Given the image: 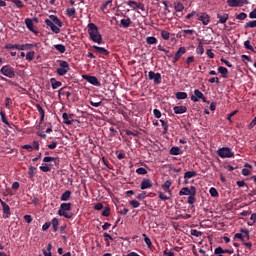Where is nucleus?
<instances>
[{
	"label": "nucleus",
	"mask_w": 256,
	"mask_h": 256,
	"mask_svg": "<svg viewBox=\"0 0 256 256\" xmlns=\"http://www.w3.org/2000/svg\"><path fill=\"white\" fill-rule=\"evenodd\" d=\"M174 9H175V11H177V13H181V11H183V9H185V6L181 2H177L174 4Z\"/></svg>",
	"instance_id": "32"
},
{
	"label": "nucleus",
	"mask_w": 256,
	"mask_h": 256,
	"mask_svg": "<svg viewBox=\"0 0 256 256\" xmlns=\"http://www.w3.org/2000/svg\"><path fill=\"white\" fill-rule=\"evenodd\" d=\"M198 21H201L203 25H207L211 21L209 14L202 12L197 14Z\"/></svg>",
	"instance_id": "9"
},
{
	"label": "nucleus",
	"mask_w": 256,
	"mask_h": 256,
	"mask_svg": "<svg viewBox=\"0 0 256 256\" xmlns=\"http://www.w3.org/2000/svg\"><path fill=\"white\" fill-rule=\"evenodd\" d=\"M92 49H94L95 53H98V55H109V50L105 49L104 47H99L97 45H93Z\"/></svg>",
	"instance_id": "16"
},
{
	"label": "nucleus",
	"mask_w": 256,
	"mask_h": 256,
	"mask_svg": "<svg viewBox=\"0 0 256 256\" xmlns=\"http://www.w3.org/2000/svg\"><path fill=\"white\" fill-rule=\"evenodd\" d=\"M40 171H42L43 173H49V171H51V166H49V164H46L45 166H40Z\"/></svg>",
	"instance_id": "55"
},
{
	"label": "nucleus",
	"mask_w": 256,
	"mask_h": 256,
	"mask_svg": "<svg viewBox=\"0 0 256 256\" xmlns=\"http://www.w3.org/2000/svg\"><path fill=\"white\" fill-rule=\"evenodd\" d=\"M45 24L47 27H50L53 33L59 34L61 33V28L63 27V22L55 15H50L49 19L45 20Z\"/></svg>",
	"instance_id": "2"
},
{
	"label": "nucleus",
	"mask_w": 256,
	"mask_h": 256,
	"mask_svg": "<svg viewBox=\"0 0 256 256\" xmlns=\"http://www.w3.org/2000/svg\"><path fill=\"white\" fill-rule=\"evenodd\" d=\"M77 11L75 10V8H69L67 9V15L68 17H75Z\"/></svg>",
	"instance_id": "52"
},
{
	"label": "nucleus",
	"mask_w": 256,
	"mask_h": 256,
	"mask_svg": "<svg viewBox=\"0 0 256 256\" xmlns=\"http://www.w3.org/2000/svg\"><path fill=\"white\" fill-rule=\"evenodd\" d=\"M173 111L175 115H183V113H187V107L186 106H175L173 108Z\"/></svg>",
	"instance_id": "18"
},
{
	"label": "nucleus",
	"mask_w": 256,
	"mask_h": 256,
	"mask_svg": "<svg viewBox=\"0 0 256 256\" xmlns=\"http://www.w3.org/2000/svg\"><path fill=\"white\" fill-rule=\"evenodd\" d=\"M51 161H54L55 165H57V163H59V159H57L55 157L46 156L43 158L44 163H51Z\"/></svg>",
	"instance_id": "30"
},
{
	"label": "nucleus",
	"mask_w": 256,
	"mask_h": 256,
	"mask_svg": "<svg viewBox=\"0 0 256 256\" xmlns=\"http://www.w3.org/2000/svg\"><path fill=\"white\" fill-rule=\"evenodd\" d=\"M50 83L52 85V89H59V87H61V85H63V83L61 81H57V79H55V78H51Z\"/></svg>",
	"instance_id": "25"
},
{
	"label": "nucleus",
	"mask_w": 256,
	"mask_h": 256,
	"mask_svg": "<svg viewBox=\"0 0 256 256\" xmlns=\"http://www.w3.org/2000/svg\"><path fill=\"white\" fill-rule=\"evenodd\" d=\"M25 25H26L27 29H29L31 31V33H37V31L35 29V24H33V19L26 18Z\"/></svg>",
	"instance_id": "17"
},
{
	"label": "nucleus",
	"mask_w": 256,
	"mask_h": 256,
	"mask_svg": "<svg viewBox=\"0 0 256 256\" xmlns=\"http://www.w3.org/2000/svg\"><path fill=\"white\" fill-rule=\"evenodd\" d=\"M54 49H56V51H58V53H65V51H67V48H65V45L63 44H56L54 45Z\"/></svg>",
	"instance_id": "29"
},
{
	"label": "nucleus",
	"mask_w": 256,
	"mask_h": 256,
	"mask_svg": "<svg viewBox=\"0 0 256 256\" xmlns=\"http://www.w3.org/2000/svg\"><path fill=\"white\" fill-rule=\"evenodd\" d=\"M0 117L2 119V123H4L5 125H7L8 127H11V124L9 123V121L7 120V116L5 115V112H0Z\"/></svg>",
	"instance_id": "37"
},
{
	"label": "nucleus",
	"mask_w": 256,
	"mask_h": 256,
	"mask_svg": "<svg viewBox=\"0 0 256 256\" xmlns=\"http://www.w3.org/2000/svg\"><path fill=\"white\" fill-rule=\"evenodd\" d=\"M71 207H73V204H71V203L60 204V208L58 210V215L60 217H65V219H73V212H70Z\"/></svg>",
	"instance_id": "3"
},
{
	"label": "nucleus",
	"mask_w": 256,
	"mask_h": 256,
	"mask_svg": "<svg viewBox=\"0 0 256 256\" xmlns=\"http://www.w3.org/2000/svg\"><path fill=\"white\" fill-rule=\"evenodd\" d=\"M173 184V182L171 180H167L163 185H162V189L164 191H169V189L171 188V185Z\"/></svg>",
	"instance_id": "39"
},
{
	"label": "nucleus",
	"mask_w": 256,
	"mask_h": 256,
	"mask_svg": "<svg viewBox=\"0 0 256 256\" xmlns=\"http://www.w3.org/2000/svg\"><path fill=\"white\" fill-rule=\"evenodd\" d=\"M164 255H167V256H175V252L166 249V250H164Z\"/></svg>",
	"instance_id": "63"
},
{
	"label": "nucleus",
	"mask_w": 256,
	"mask_h": 256,
	"mask_svg": "<svg viewBox=\"0 0 256 256\" xmlns=\"http://www.w3.org/2000/svg\"><path fill=\"white\" fill-rule=\"evenodd\" d=\"M236 19L239 21H245V19H247V14L245 12H241L240 14L236 15Z\"/></svg>",
	"instance_id": "48"
},
{
	"label": "nucleus",
	"mask_w": 256,
	"mask_h": 256,
	"mask_svg": "<svg viewBox=\"0 0 256 256\" xmlns=\"http://www.w3.org/2000/svg\"><path fill=\"white\" fill-rule=\"evenodd\" d=\"M175 95H176V99L178 100L187 99L188 97L187 92H177Z\"/></svg>",
	"instance_id": "36"
},
{
	"label": "nucleus",
	"mask_w": 256,
	"mask_h": 256,
	"mask_svg": "<svg viewBox=\"0 0 256 256\" xmlns=\"http://www.w3.org/2000/svg\"><path fill=\"white\" fill-rule=\"evenodd\" d=\"M64 88H61L59 90V95H65L67 97V99H69V97H71V92H67L63 90Z\"/></svg>",
	"instance_id": "59"
},
{
	"label": "nucleus",
	"mask_w": 256,
	"mask_h": 256,
	"mask_svg": "<svg viewBox=\"0 0 256 256\" xmlns=\"http://www.w3.org/2000/svg\"><path fill=\"white\" fill-rule=\"evenodd\" d=\"M217 154L221 157V159H231V157H235V152L229 147H222L217 150Z\"/></svg>",
	"instance_id": "5"
},
{
	"label": "nucleus",
	"mask_w": 256,
	"mask_h": 256,
	"mask_svg": "<svg viewBox=\"0 0 256 256\" xmlns=\"http://www.w3.org/2000/svg\"><path fill=\"white\" fill-rule=\"evenodd\" d=\"M125 133H126V135H128V136H131V135H132V137H137V136L139 135V131H137V130H134V131L126 130Z\"/></svg>",
	"instance_id": "49"
},
{
	"label": "nucleus",
	"mask_w": 256,
	"mask_h": 256,
	"mask_svg": "<svg viewBox=\"0 0 256 256\" xmlns=\"http://www.w3.org/2000/svg\"><path fill=\"white\" fill-rule=\"evenodd\" d=\"M148 79L150 81H154V85H161V81H162L161 73H155L153 71H149Z\"/></svg>",
	"instance_id": "7"
},
{
	"label": "nucleus",
	"mask_w": 256,
	"mask_h": 256,
	"mask_svg": "<svg viewBox=\"0 0 256 256\" xmlns=\"http://www.w3.org/2000/svg\"><path fill=\"white\" fill-rule=\"evenodd\" d=\"M142 237H144V243H146L147 247L151 249V246L153 245V243L151 242V238H148L147 234H142Z\"/></svg>",
	"instance_id": "40"
},
{
	"label": "nucleus",
	"mask_w": 256,
	"mask_h": 256,
	"mask_svg": "<svg viewBox=\"0 0 256 256\" xmlns=\"http://www.w3.org/2000/svg\"><path fill=\"white\" fill-rule=\"evenodd\" d=\"M146 43L148 45H157V38L154 36H149L146 38Z\"/></svg>",
	"instance_id": "33"
},
{
	"label": "nucleus",
	"mask_w": 256,
	"mask_h": 256,
	"mask_svg": "<svg viewBox=\"0 0 256 256\" xmlns=\"http://www.w3.org/2000/svg\"><path fill=\"white\" fill-rule=\"evenodd\" d=\"M161 37L165 41H169V37H171V34L168 31H166V30H162L161 31Z\"/></svg>",
	"instance_id": "43"
},
{
	"label": "nucleus",
	"mask_w": 256,
	"mask_h": 256,
	"mask_svg": "<svg viewBox=\"0 0 256 256\" xmlns=\"http://www.w3.org/2000/svg\"><path fill=\"white\" fill-rule=\"evenodd\" d=\"M0 205L2 206V210L5 215H11V207H9V205L5 203V201L0 200Z\"/></svg>",
	"instance_id": "21"
},
{
	"label": "nucleus",
	"mask_w": 256,
	"mask_h": 256,
	"mask_svg": "<svg viewBox=\"0 0 256 256\" xmlns=\"http://www.w3.org/2000/svg\"><path fill=\"white\" fill-rule=\"evenodd\" d=\"M83 79L95 87H101V82L95 76L83 75Z\"/></svg>",
	"instance_id": "8"
},
{
	"label": "nucleus",
	"mask_w": 256,
	"mask_h": 256,
	"mask_svg": "<svg viewBox=\"0 0 256 256\" xmlns=\"http://www.w3.org/2000/svg\"><path fill=\"white\" fill-rule=\"evenodd\" d=\"M245 29H254L256 27V20L250 21L244 25Z\"/></svg>",
	"instance_id": "45"
},
{
	"label": "nucleus",
	"mask_w": 256,
	"mask_h": 256,
	"mask_svg": "<svg viewBox=\"0 0 256 256\" xmlns=\"http://www.w3.org/2000/svg\"><path fill=\"white\" fill-rule=\"evenodd\" d=\"M245 49H248V51H254L253 46H251V42L249 40H246L244 42Z\"/></svg>",
	"instance_id": "57"
},
{
	"label": "nucleus",
	"mask_w": 256,
	"mask_h": 256,
	"mask_svg": "<svg viewBox=\"0 0 256 256\" xmlns=\"http://www.w3.org/2000/svg\"><path fill=\"white\" fill-rule=\"evenodd\" d=\"M36 109L40 114V123H43V121H45V110L43 109L41 104H36Z\"/></svg>",
	"instance_id": "20"
},
{
	"label": "nucleus",
	"mask_w": 256,
	"mask_h": 256,
	"mask_svg": "<svg viewBox=\"0 0 256 256\" xmlns=\"http://www.w3.org/2000/svg\"><path fill=\"white\" fill-rule=\"evenodd\" d=\"M214 253L215 255H223L224 249H222L221 246H219L214 250Z\"/></svg>",
	"instance_id": "61"
},
{
	"label": "nucleus",
	"mask_w": 256,
	"mask_h": 256,
	"mask_svg": "<svg viewBox=\"0 0 256 256\" xmlns=\"http://www.w3.org/2000/svg\"><path fill=\"white\" fill-rule=\"evenodd\" d=\"M87 27L90 41H93V43L101 45L103 43V36L99 32V27H97L95 23H89Z\"/></svg>",
	"instance_id": "1"
},
{
	"label": "nucleus",
	"mask_w": 256,
	"mask_h": 256,
	"mask_svg": "<svg viewBox=\"0 0 256 256\" xmlns=\"http://www.w3.org/2000/svg\"><path fill=\"white\" fill-rule=\"evenodd\" d=\"M249 17L250 19H256V8L249 13Z\"/></svg>",
	"instance_id": "64"
},
{
	"label": "nucleus",
	"mask_w": 256,
	"mask_h": 256,
	"mask_svg": "<svg viewBox=\"0 0 256 256\" xmlns=\"http://www.w3.org/2000/svg\"><path fill=\"white\" fill-rule=\"evenodd\" d=\"M158 197L161 201H169L171 197H167L163 192H158Z\"/></svg>",
	"instance_id": "51"
},
{
	"label": "nucleus",
	"mask_w": 256,
	"mask_h": 256,
	"mask_svg": "<svg viewBox=\"0 0 256 256\" xmlns=\"http://www.w3.org/2000/svg\"><path fill=\"white\" fill-rule=\"evenodd\" d=\"M35 59V51H30L26 54L27 61H33Z\"/></svg>",
	"instance_id": "44"
},
{
	"label": "nucleus",
	"mask_w": 256,
	"mask_h": 256,
	"mask_svg": "<svg viewBox=\"0 0 256 256\" xmlns=\"http://www.w3.org/2000/svg\"><path fill=\"white\" fill-rule=\"evenodd\" d=\"M211 197H219V192L215 187H211L209 190Z\"/></svg>",
	"instance_id": "46"
},
{
	"label": "nucleus",
	"mask_w": 256,
	"mask_h": 256,
	"mask_svg": "<svg viewBox=\"0 0 256 256\" xmlns=\"http://www.w3.org/2000/svg\"><path fill=\"white\" fill-rule=\"evenodd\" d=\"M184 37L186 35H195V30H182Z\"/></svg>",
	"instance_id": "62"
},
{
	"label": "nucleus",
	"mask_w": 256,
	"mask_h": 256,
	"mask_svg": "<svg viewBox=\"0 0 256 256\" xmlns=\"http://www.w3.org/2000/svg\"><path fill=\"white\" fill-rule=\"evenodd\" d=\"M130 205H132L134 209H137V207H140L141 203H139L137 200H131Z\"/></svg>",
	"instance_id": "60"
},
{
	"label": "nucleus",
	"mask_w": 256,
	"mask_h": 256,
	"mask_svg": "<svg viewBox=\"0 0 256 256\" xmlns=\"http://www.w3.org/2000/svg\"><path fill=\"white\" fill-rule=\"evenodd\" d=\"M192 177H197L196 171H187L184 173V179H192Z\"/></svg>",
	"instance_id": "31"
},
{
	"label": "nucleus",
	"mask_w": 256,
	"mask_h": 256,
	"mask_svg": "<svg viewBox=\"0 0 256 256\" xmlns=\"http://www.w3.org/2000/svg\"><path fill=\"white\" fill-rule=\"evenodd\" d=\"M131 23H133V21H131V18L127 17V19H122L120 21V27L127 29V28L131 27Z\"/></svg>",
	"instance_id": "22"
},
{
	"label": "nucleus",
	"mask_w": 256,
	"mask_h": 256,
	"mask_svg": "<svg viewBox=\"0 0 256 256\" xmlns=\"http://www.w3.org/2000/svg\"><path fill=\"white\" fill-rule=\"evenodd\" d=\"M217 19H219L218 23H222V24H225L227 23L228 19H229V14L227 13H218L217 14Z\"/></svg>",
	"instance_id": "19"
},
{
	"label": "nucleus",
	"mask_w": 256,
	"mask_h": 256,
	"mask_svg": "<svg viewBox=\"0 0 256 256\" xmlns=\"http://www.w3.org/2000/svg\"><path fill=\"white\" fill-rule=\"evenodd\" d=\"M218 73L221 74L223 79H227V77L229 75V70L226 67L220 66V67H218Z\"/></svg>",
	"instance_id": "23"
},
{
	"label": "nucleus",
	"mask_w": 256,
	"mask_h": 256,
	"mask_svg": "<svg viewBox=\"0 0 256 256\" xmlns=\"http://www.w3.org/2000/svg\"><path fill=\"white\" fill-rule=\"evenodd\" d=\"M128 5L131 7V9H133V11H136V9H139V3H137L136 1H129Z\"/></svg>",
	"instance_id": "42"
},
{
	"label": "nucleus",
	"mask_w": 256,
	"mask_h": 256,
	"mask_svg": "<svg viewBox=\"0 0 256 256\" xmlns=\"http://www.w3.org/2000/svg\"><path fill=\"white\" fill-rule=\"evenodd\" d=\"M11 2L14 3L18 9H23V7H25V4L21 0H11Z\"/></svg>",
	"instance_id": "41"
},
{
	"label": "nucleus",
	"mask_w": 256,
	"mask_h": 256,
	"mask_svg": "<svg viewBox=\"0 0 256 256\" xmlns=\"http://www.w3.org/2000/svg\"><path fill=\"white\" fill-rule=\"evenodd\" d=\"M153 187V182L150 179L144 178L140 184V189L145 191V189H151Z\"/></svg>",
	"instance_id": "13"
},
{
	"label": "nucleus",
	"mask_w": 256,
	"mask_h": 256,
	"mask_svg": "<svg viewBox=\"0 0 256 256\" xmlns=\"http://www.w3.org/2000/svg\"><path fill=\"white\" fill-rule=\"evenodd\" d=\"M169 153L171 155H183V151L181 150V148L177 147V146H173L170 150Z\"/></svg>",
	"instance_id": "24"
},
{
	"label": "nucleus",
	"mask_w": 256,
	"mask_h": 256,
	"mask_svg": "<svg viewBox=\"0 0 256 256\" xmlns=\"http://www.w3.org/2000/svg\"><path fill=\"white\" fill-rule=\"evenodd\" d=\"M35 171H37V168H35L33 166H29L28 175H29L30 179H33V177H35Z\"/></svg>",
	"instance_id": "38"
},
{
	"label": "nucleus",
	"mask_w": 256,
	"mask_h": 256,
	"mask_svg": "<svg viewBox=\"0 0 256 256\" xmlns=\"http://www.w3.org/2000/svg\"><path fill=\"white\" fill-rule=\"evenodd\" d=\"M50 223H51V225L53 227L54 233H57V231L59 229V219L58 218H53Z\"/></svg>",
	"instance_id": "27"
},
{
	"label": "nucleus",
	"mask_w": 256,
	"mask_h": 256,
	"mask_svg": "<svg viewBox=\"0 0 256 256\" xmlns=\"http://www.w3.org/2000/svg\"><path fill=\"white\" fill-rule=\"evenodd\" d=\"M195 195H197V191H196V192H193V193L190 194V196L188 197L187 203H188L189 205H194V204H195V201H196Z\"/></svg>",
	"instance_id": "34"
},
{
	"label": "nucleus",
	"mask_w": 256,
	"mask_h": 256,
	"mask_svg": "<svg viewBox=\"0 0 256 256\" xmlns=\"http://www.w3.org/2000/svg\"><path fill=\"white\" fill-rule=\"evenodd\" d=\"M90 105H92V107H101V105H103V101H95L93 99H90Z\"/></svg>",
	"instance_id": "47"
},
{
	"label": "nucleus",
	"mask_w": 256,
	"mask_h": 256,
	"mask_svg": "<svg viewBox=\"0 0 256 256\" xmlns=\"http://www.w3.org/2000/svg\"><path fill=\"white\" fill-rule=\"evenodd\" d=\"M32 47H36V45L35 44H15V49H17V51H27Z\"/></svg>",
	"instance_id": "15"
},
{
	"label": "nucleus",
	"mask_w": 256,
	"mask_h": 256,
	"mask_svg": "<svg viewBox=\"0 0 256 256\" xmlns=\"http://www.w3.org/2000/svg\"><path fill=\"white\" fill-rule=\"evenodd\" d=\"M245 3H247V0H227L229 7H242Z\"/></svg>",
	"instance_id": "12"
},
{
	"label": "nucleus",
	"mask_w": 256,
	"mask_h": 256,
	"mask_svg": "<svg viewBox=\"0 0 256 256\" xmlns=\"http://www.w3.org/2000/svg\"><path fill=\"white\" fill-rule=\"evenodd\" d=\"M196 53L198 55H203V53H205V48H203V43L199 42L197 48H196Z\"/></svg>",
	"instance_id": "35"
},
{
	"label": "nucleus",
	"mask_w": 256,
	"mask_h": 256,
	"mask_svg": "<svg viewBox=\"0 0 256 256\" xmlns=\"http://www.w3.org/2000/svg\"><path fill=\"white\" fill-rule=\"evenodd\" d=\"M13 105V100L11 98L5 99V107L6 109H11V106Z\"/></svg>",
	"instance_id": "54"
},
{
	"label": "nucleus",
	"mask_w": 256,
	"mask_h": 256,
	"mask_svg": "<svg viewBox=\"0 0 256 256\" xmlns=\"http://www.w3.org/2000/svg\"><path fill=\"white\" fill-rule=\"evenodd\" d=\"M59 68L56 69L57 75L59 77H63L64 75H67L69 71H71V67H69V63L65 60H59Z\"/></svg>",
	"instance_id": "4"
},
{
	"label": "nucleus",
	"mask_w": 256,
	"mask_h": 256,
	"mask_svg": "<svg viewBox=\"0 0 256 256\" xmlns=\"http://www.w3.org/2000/svg\"><path fill=\"white\" fill-rule=\"evenodd\" d=\"M109 215H111V208L110 207L104 208V210L102 211V217H109Z\"/></svg>",
	"instance_id": "50"
},
{
	"label": "nucleus",
	"mask_w": 256,
	"mask_h": 256,
	"mask_svg": "<svg viewBox=\"0 0 256 256\" xmlns=\"http://www.w3.org/2000/svg\"><path fill=\"white\" fill-rule=\"evenodd\" d=\"M191 63H195V56H189L186 61H185V65H187V67H189V65H191Z\"/></svg>",
	"instance_id": "53"
},
{
	"label": "nucleus",
	"mask_w": 256,
	"mask_h": 256,
	"mask_svg": "<svg viewBox=\"0 0 256 256\" xmlns=\"http://www.w3.org/2000/svg\"><path fill=\"white\" fill-rule=\"evenodd\" d=\"M61 201H69L71 199V191L66 190L60 197Z\"/></svg>",
	"instance_id": "28"
},
{
	"label": "nucleus",
	"mask_w": 256,
	"mask_h": 256,
	"mask_svg": "<svg viewBox=\"0 0 256 256\" xmlns=\"http://www.w3.org/2000/svg\"><path fill=\"white\" fill-rule=\"evenodd\" d=\"M1 75H4V77H8V79H14L15 77V68H13L11 65H4L0 69Z\"/></svg>",
	"instance_id": "6"
},
{
	"label": "nucleus",
	"mask_w": 256,
	"mask_h": 256,
	"mask_svg": "<svg viewBox=\"0 0 256 256\" xmlns=\"http://www.w3.org/2000/svg\"><path fill=\"white\" fill-rule=\"evenodd\" d=\"M136 173L138 175H147V169L140 167V168L136 169Z\"/></svg>",
	"instance_id": "56"
},
{
	"label": "nucleus",
	"mask_w": 256,
	"mask_h": 256,
	"mask_svg": "<svg viewBox=\"0 0 256 256\" xmlns=\"http://www.w3.org/2000/svg\"><path fill=\"white\" fill-rule=\"evenodd\" d=\"M197 191V188L195 186H191L190 188L184 187L179 191L180 197L183 195H193Z\"/></svg>",
	"instance_id": "10"
},
{
	"label": "nucleus",
	"mask_w": 256,
	"mask_h": 256,
	"mask_svg": "<svg viewBox=\"0 0 256 256\" xmlns=\"http://www.w3.org/2000/svg\"><path fill=\"white\" fill-rule=\"evenodd\" d=\"M203 95V92H201L199 89H195L194 95L191 96V101L198 103L199 99H203Z\"/></svg>",
	"instance_id": "14"
},
{
	"label": "nucleus",
	"mask_w": 256,
	"mask_h": 256,
	"mask_svg": "<svg viewBox=\"0 0 256 256\" xmlns=\"http://www.w3.org/2000/svg\"><path fill=\"white\" fill-rule=\"evenodd\" d=\"M160 123L164 129V133H167V131L169 129V124L167 122H165V120H160Z\"/></svg>",
	"instance_id": "58"
},
{
	"label": "nucleus",
	"mask_w": 256,
	"mask_h": 256,
	"mask_svg": "<svg viewBox=\"0 0 256 256\" xmlns=\"http://www.w3.org/2000/svg\"><path fill=\"white\" fill-rule=\"evenodd\" d=\"M62 119L65 125H73V120H69V114H67V112L62 114Z\"/></svg>",
	"instance_id": "26"
},
{
	"label": "nucleus",
	"mask_w": 256,
	"mask_h": 256,
	"mask_svg": "<svg viewBox=\"0 0 256 256\" xmlns=\"http://www.w3.org/2000/svg\"><path fill=\"white\" fill-rule=\"evenodd\" d=\"M187 53V49L185 47H180L174 55L173 63H177Z\"/></svg>",
	"instance_id": "11"
}]
</instances>
